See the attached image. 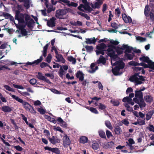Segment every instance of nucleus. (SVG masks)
<instances>
[{"label":"nucleus","instance_id":"obj_1","mask_svg":"<svg viewBox=\"0 0 154 154\" xmlns=\"http://www.w3.org/2000/svg\"><path fill=\"white\" fill-rule=\"evenodd\" d=\"M108 48L107 49V54L111 57V63L113 67L112 71L115 75H119L121 74L120 71L124 66V63L119 58L116 52L118 54H122L124 51V48L122 47H117L115 48L114 46L110 45H108Z\"/></svg>","mask_w":154,"mask_h":154},{"label":"nucleus","instance_id":"obj_2","mask_svg":"<svg viewBox=\"0 0 154 154\" xmlns=\"http://www.w3.org/2000/svg\"><path fill=\"white\" fill-rule=\"evenodd\" d=\"M16 19L19 22L21 23L24 22L25 20L26 23L28 26H30L34 22L33 20L31 18L30 16L26 14L17 15L16 16Z\"/></svg>","mask_w":154,"mask_h":154},{"label":"nucleus","instance_id":"obj_3","mask_svg":"<svg viewBox=\"0 0 154 154\" xmlns=\"http://www.w3.org/2000/svg\"><path fill=\"white\" fill-rule=\"evenodd\" d=\"M16 100L19 103H22L23 107L27 111L30 112L31 113L35 114L36 112L34 110L33 107L27 102L23 101L20 98L14 97Z\"/></svg>","mask_w":154,"mask_h":154},{"label":"nucleus","instance_id":"obj_4","mask_svg":"<svg viewBox=\"0 0 154 154\" xmlns=\"http://www.w3.org/2000/svg\"><path fill=\"white\" fill-rule=\"evenodd\" d=\"M130 80L131 81L134 82L136 85L141 84L142 83V81L145 80L143 76L137 74L131 77Z\"/></svg>","mask_w":154,"mask_h":154},{"label":"nucleus","instance_id":"obj_5","mask_svg":"<svg viewBox=\"0 0 154 154\" xmlns=\"http://www.w3.org/2000/svg\"><path fill=\"white\" fill-rule=\"evenodd\" d=\"M82 2L84 5L81 4L78 7V8L79 10L82 11L85 10L89 12L92 10V9L89 6L87 0H82Z\"/></svg>","mask_w":154,"mask_h":154},{"label":"nucleus","instance_id":"obj_6","mask_svg":"<svg viewBox=\"0 0 154 154\" xmlns=\"http://www.w3.org/2000/svg\"><path fill=\"white\" fill-rule=\"evenodd\" d=\"M68 11L66 9H59L56 11L55 16L57 18L60 19H65L66 18V17H64L67 13Z\"/></svg>","mask_w":154,"mask_h":154},{"label":"nucleus","instance_id":"obj_7","mask_svg":"<svg viewBox=\"0 0 154 154\" xmlns=\"http://www.w3.org/2000/svg\"><path fill=\"white\" fill-rule=\"evenodd\" d=\"M106 47V45L103 43H101L97 46V50L96 51L97 54L99 55L100 54H101L102 55H104V49Z\"/></svg>","mask_w":154,"mask_h":154},{"label":"nucleus","instance_id":"obj_8","mask_svg":"<svg viewBox=\"0 0 154 154\" xmlns=\"http://www.w3.org/2000/svg\"><path fill=\"white\" fill-rule=\"evenodd\" d=\"M134 96V93L130 94L129 95V97H124L122 101L124 102H128L132 105H133L134 104V103L132 101V100L131 98L133 97Z\"/></svg>","mask_w":154,"mask_h":154},{"label":"nucleus","instance_id":"obj_9","mask_svg":"<svg viewBox=\"0 0 154 154\" xmlns=\"http://www.w3.org/2000/svg\"><path fill=\"white\" fill-rule=\"evenodd\" d=\"M68 68V66L63 65L61 66L58 71V74L61 78H63V76L65 74V72L63 70H67Z\"/></svg>","mask_w":154,"mask_h":154},{"label":"nucleus","instance_id":"obj_10","mask_svg":"<svg viewBox=\"0 0 154 154\" xmlns=\"http://www.w3.org/2000/svg\"><path fill=\"white\" fill-rule=\"evenodd\" d=\"M42 2L44 3L46 7L48 8L47 12L49 13L52 11H54L55 10V8L51 5H49L48 0H41Z\"/></svg>","mask_w":154,"mask_h":154},{"label":"nucleus","instance_id":"obj_11","mask_svg":"<svg viewBox=\"0 0 154 154\" xmlns=\"http://www.w3.org/2000/svg\"><path fill=\"white\" fill-rule=\"evenodd\" d=\"M63 144L65 147L68 146L70 144V141L69 138L66 134H64L63 136Z\"/></svg>","mask_w":154,"mask_h":154},{"label":"nucleus","instance_id":"obj_12","mask_svg":"<svg viewBox=\"0 0 154 154\" xmlns=\"http://www.w3.org/2000/svg\"><path fill=\"white\" fill-rule=\"evenodd\" d=\"M36 76L40 80H44L46 82L49 84L51 83V82L48 79H47L40 72H38V75H36Z\"/></svg>","mask_w":154,"mask_h":154},{"label":"nucleus","instance_id":"obj_13","mask_svg":"<svg viewBox=\"0 0 154 154\" xmlns=\"http://www.w3.org/2000/svg\"><path fill=\"white\" fill-rule=\"evenodd\" d=\"M98 69V67L96 66L94 63H92L91 65L90 69H88L87 71L90 73H93L97 69Z\"/></svg>","mask_w":154,"mask_h":154},{"label":"nucleus","instance_id":"obj_14","mask_svg":"<svg viewBox=\"0 0 154 154\" xmlns=\"http://www.w3.org/2000/svg\"><path fill=\"white\" fill-rule=\"evenodd\" d=\"M122 18L125 22L126 23H131L132 21V20L130 17L128 16L125 13L122 14Z\"/></svg>","mask_w":154,"mask_h":154},{"label":"nucleus","instance_id":"obj_15","mask_svg":"<svg viewBox=\"0 0 154 154\" xmlns=\"http://www.w3.org/2000/svg\"><path fill=\"white\" fill-rule=\"evenodd\" d=\"M84 74L80 71H78L76 73V77L81 81H83L84 79Z\"/></svg>","mask_w":154,"mask_h":154},{"label":"nucleus","instance_id":"obj_16","mask_svg":"<svg viewBox=\"0 0 154 154\" xmlns=\"http://www.w3.org/2000/svg\"><path fill=\"white\" fill-rule=\"evenodd\" d=\"M23 5L26 9H28L30 6H32V2L30 0H24Z\"/></svg>","mask_w":154,"mask_h":154},{"label":"nucleus","instance_id":"obj_17","mask_svg":"<svg viewBox=\"0 0 154 154\" xmlns=\"http://www.w3.org/2000/svg\"><path fill=\"white\" fill-rule=\"evenodd\" d=\"M103 0H97V2L94 4L92 5V7L94 8H98L103 3Z\"/></svg>","mask_w":154,"mask_h":154},{"label":"nucleus","instance_id":"obj_18","mask_svg":"<svg viewBox=\"0 0 154 154\" xmlns=\"http://www.w3.org/2000/svg\"><path fill=\"white\" fill-rule=\"evenodd\" d=\"M50 141L53 144H55L57 143H59L60 142V140L59 138H56L54 136H53L52 138H48Z\"/></svg>","mask_w":154,"mask_h":154},{"label":"nucleus","instance_id":"obj_19","mask_svg":"<svg viewBox=\"0 0 154 154\" xmlns=\"http://www.w3.org/2000/svg\"><path fill=\"white\" fill-rule=\"evenodd\" d=\"M55 18L53 17L47 22V24L48 26L52 27L55 26L54 21Z\"/></svg>","mask_w":154,"mask_h":154},{"label":"nucleus","instance_id":"obj_20","mask_svg":"<svg viewBox=\"0 0 154 154\" xmlns=\"http://www.w3.org/2000/svg\"><path fill=\"white\" fill-rule=\"evenodd\" d=\"M85 42L87 44H95L96 41L95 38L94 37L91 38H86Z\"/></svg>","mask_w":154,"mask_h":154},{"label":"nucleus","instance_id":"obj_21","mask_svg":"<svg viewBox=\"0 0 154 154\" xmlns=\"http://www.w3.org/2000/svg\"><path fill=\"white\" fill-rule=\"evenodd\" d=\"M122 47L124 48V50L125 51L126 54L131 53L132 48L131 47L129 46L128 45L123 44L122 45Z\"/></svg>","mask_w":154,"mask_h":154},{"label":"nucleus","instance_id":"obj_22","mask_svg":"<svg viewBox=\"0 0 154 154\" xmlns=\"http://www.w3.org/2000/svg\"><path fill=\"white\" fill-rule=\"evenodd\" d=\"M1 109L2 111L6 112H9L12 110L11 108L8 106H3Z\"/></svg>","mask_w":154,"mask_h":154},{"label":"nucleus","instance_id":"obj_23","mask_svg":"<svg viewBox=\"0 0 154 154\" xmlns=\"http://www.w3.org/2000/svg\"><path fill=\"white\" fill-rule=\"evenodd\" d=\"M55 57L57 59V61L63 63L65 62V60L61 54L56 55Z\"/></svg>","mask_w":154,"mask_h":154},{"label":"nucleus","instance_id":"obj_24","mask_svg":"<svg viewBox=\"0 0 154 154\" xmlns=\"http://www.w3.org/2000/svg\"><path fill=\"white\" fill-rule=\"evenodd\" d=\"M135 97L138 98L140 99H142L143 98L142 93L140 91L137 90L135 91Z\"/></svg>","mask_w":154,"mask_h":154},{"label":"nucleus","instance_id":"obj_25","mask_svg":"<svg viewBox=\"0 0 154 154\" xmlns=\"http://www.w3.org/2000/svg\"><path fill=\"white\" fill-rule=\"evenodd\" d=\"M140 59L142 61L146 62L148 64L151 60L148 57L145 56H143L140 58Z\"/></svg>","mask_w":154,"mask_h":154},{"label":"nucleus","instance_id":"obj_26","mask_svg":"<svg viewBox=\"0 0 154 154\" xmlns=\"http://www.w3.org/2000/svg\"><path fill=\"white\" fill-rule=\"evenodd\" d=\"M153 114V112L152 111H150L148 112L146 114V119L147 121L149 120L151 118Z\"/></svg>","mask_w":154,"mask_h":154},{"label":"nucleus","instance_id":"obj_27","mask_svg":"<svg viewBox=\"0 0 154 154\" xmlns=\"http://www.w3.org/2000/svg\"><path fill=\"white\" fill-rule=\"evenodd\" d=\"M45 150H48L52 152H57V151H58V149L57 148H52L48 146H46L45 147Z\"/></svg>","mask_w":154,"mask_h":154},{"label":"nucleus","instance_id":"obj_28","mask_svg":"<svg viewBox=\"0 0 154 154\" xmlns=\"http://www.w3.org/2000/svg\"><path fill=\"white\" fill-rule=\"evenodd\" d=\"M106 59L102 56H100L99 59L97 61V62L98 63H102L103 64H104L106 63Z\"/></svg>","mask_w":154,"mask_h":154},{"label":"nucleus","instance_id":"obj_29","mask_svg":"<svg viewBox=\"0 0 154 154\" xmlns=\"http://www.w3.org/2000/svg\"><path fill=\"white\" fill-rule=\"evenodd\" d=\"M144 99L145 101L149 103L152 102L153 100L152 97L150 95H146L145 96Z\"/></svg>","mask_w":154,"mask_h":154},{"label":"nucleus","instance_id":"obj_30","mask_svg":"<svg viewBox=\"0 0 154 154\" xmlns=\"http://www.w3.org/2000/svg\"><path fill=\"white\" fill-rule=\"evenodd\" d=\"M58 2L63 4L64 5H66L69 6L70 2L67 0H58Z\"/></svg>","mask_w":154,"mask_h":154},{"label":"nucleus","instance_id":"obj_31","mask_svg":"<svg viewBox=\"0 0 154 154\" xmlns=\"http://www.w3.org/2000/svg\"><path fill=\"white\" fill-rule=\"evenodd\" d=\"M105 124L106 126L109 129L111 130L112 129V126L109 121H106L105 122Z\"/></svg>","mask_w":154,"mask_h":154},{"label":"nucleus","instance_id":"obj_32","mask_svg":"<svg viewBox=\"0 0 154 154\" xmlns=\"http://www.w3.org/2000/svg\"><path fill=\"white\" fill-rule=\"evenodd\" d=\"M88 139L85 136L82 137L80 140V142L83 143H87L88 141Z\"/></svg>","mask_w":154,"mask_h":154},{"label":"nucleus","instance_id":"obj_33","mask_svg":"<svg viewBox=\"0 0 154 154\" xmlns=\"http://www.w3.org/2000/svg\"><path fill=\"white\" fill-rule=\"evenodd\" d=\"M150 10V8L149 7L146 5L145 7L144 11V14L146 17L149 16V13Z\"/></svg>","mask_w":154,"mask_h":154},{"label":"nucleus","instance_id":"obj_34","mask_svg":"<svg viewBox=\"0 0 154 154\" xmlns=\"http://www.w3.org/2000/svg\"><path fill=\"white\" fill-rule=\"evenodd\" d=\"M136 39L137 41H139L140 42H144L146 40V38H143L139 36L136 37Z\"/></svg>","mask_w":154,"mask_h":154},{"label":"nucleus","instance_id":"obj_35","mask_svg":"<svg viewBox=\"0 0 154 154\" xmlns=\"http://www.w3.org/2000/svg\"><path fill=\"white\" fill-rule=\"evenodd\" d=\"M114 145V143L111 141L107 143H104V146H106L107 147H112Z\"/></svg>","mask_w":154,"mask_h":154},{"label":"nucleus","instance_id":"obj_36","mask_svg":"<svg viewBox=\"0 0 154 154\" xmlns=\"http://www.w3.org/2000/svg\"><path fill=\"white\" fill-rule=\"evenodd\" d=\"M68 60L70 62H72L73 64H74L76 63V59L72 56L68 57Z\"/></svg>","mask_w":154,"mask_h":154},{"label":"nucleus","instance_id":"obj_37","mask_svg":"<svg viewBox=\"0 0 154 154\" xmlns=\"http://www.w3.org/2000/svg\"><path fill=\"white\" fill-rule=\"evenodd\" d=\"M114 131L116 134H121L122 131L121 128L119 127H116Z\"/></svg>","mask_w":154,"mask_h":154},{"label":"nucleus","instance_id":"obj_38","mask_svg":"<svg viewBox=\"0 0 154 154\" xmlns=\"http://www.w3.org/2000/svg\"><path fill=\"white\" fill-rule=\"evenodd\" d=\"M3 86L6 90L9 91L14 92V90L8 85H4Z\"/></svg>","mask_w":154,"mask_h":154},{"label":"nucleus","instance_id":"obj_39","mask_svg":"<svg viewBox=\"0 0 154 154\" xmlns=\"http://www.w3.org/2000/svg\"><path fill=\"white\" fill-rule=\"evenodd\" d=\"M18 92L22 95L24 97L29 96L30 95V94L27 92H22L20 91H18Z\"/></svg>","mask_w":154,"mask_h":154},{"label":"nucleus","instance_id":"obj_40","mask_svg":"<svg viewBox=\"0 0 154 154\" xmlns=\"http://www.w3.org/2000/svg\"><path fill=\"white\" fill-rule=\"evenodd\" d=\"M128 142L129 143H127V146H128L129 147L131 146L132 144H134L135 142L133 140V139L132 138H130L128 140Z\"/></svg>","mask_w":154,"mask_h":154},{"label":"nucleus","instance_id":"obj_41","mask_svg":"<svg viewBox=\"0 0 154 154\" xmlns=\"http://www.w3.org/2000/svg\"><path fill=\"white\" fill-rule=\"evenodd\" d=\"M99 134L100 136L102 138H106L105 134L103 131L100 130L99 131Z\"/></svg>","mask_w":154,"mask_h":154},{"label":"nucleus","instance_id":"obj_42","mask_svg":"<svg viewBox=\"0 0 154 154\" xmlns=\"http://www.w3.org/2000/svg\"><path fill=\"white\" fill-rule=\"evenodd\" d=\"M48 47V45H46L44 47L43 50V55L44 57H45L46 55L47 50Z\"/></svg>","mask_w":154,"mask_h":154},{"label":"nucleus","instance_id":"obj_43","mask_svg":"<svg viewBox=\"0 0 154 154\" xmlns=\"http://www.w3.org/2000/svg\"><path fill=\"white\" fill-rule=\"evenodd\" d=\"M110 43L111 44L110 45H117L119 44V42L116 40H110ZM109 45H110V44H109Z\"/></svg>","mask_w":154,"mask_h":154},{"label":"nucleus","instance_id":"obj_44","mask_svg":"<svg viewBox=\"0 0 154 154\" xmlns=\"http://www.w3.org/2000/svg\"><path fill=\"white\" fill-rule=\"evenodd\" d=\"M126 57L129 60H131L133 59L134 56V54L133 53H129L125 54Z\"/></svg>","mask_w":154,"mask_h":154},{"label":"nucleus","instance_id":"obj_45","mask_svg":"<svg viewBox=\"0 0 154 154\" xmlns=\"http://www.w3.org/2000/svg\"><path fill=\"white\" fill-rule=\"evenodd\" d=\"M19 29H20L21 30V33L23 35L26 36L27 35V33L25 29L21 28L20 27H19Z\"/></svg>","mask_w":154,"mask_h":154},{"label":"nucleus","instance_id":"obj_46","mask_svg":"<svg viewBox=\"0 0 154 154\" xmlns=\"http://www.w3.org/2000/svg\"><path fill=\"white\" fill-rule=\"evenodd\" d=\"M149 68L154 69V62H152L151 60L148 63Z\"/></svg>","mask_w":154,"mask_h":154},{"label":"nucleus","instance_id":"obj_47","mask_svg":"<svg viewBox=\"0 0 154 154\" xmlns=\"http://www.w3.org/2000/svg\"><path fill=\"white\" fill-rule=\"evenodd\" d=\"M89 109L91 112L97 114L98 113V111L95 108H93V107H91L89 108Z\"/></svg>","mask_w":154,"mask_h":154},{"label":"nucleus","instance_id":"obj_48","mask_svg":"<svg viewBox=\"0 0 154 154\" xmlns=\"http://www.w3.org/2000/svg\"><path fill=\"white\" fill-rule=\"evenodd\" d=\"M124 105L127 108V109L128 111L130 112L133 111L132 108L130 107L128 103H125Z\"/></svg>","mask_w":154,"mask_h":154},{"label":"nucleus","instance_id":"obj_49","mask_svg":"<svg viewBox=\"0 0 154 154\" xmlns=\"http://www.w3.org/2000/svg\"><path fill=\"white\" fill-rule=\"evenodd\" d=\"M99 147V145L98 143H94L92 145V148L95 150L98 149Z\"/></svg>","mask_w":154,"mask_h":154},{"label":"nucleus","instance_id":"obj_50","mask_svg":"<svg viewBox=\"0 0 154 154\" xmlns=\"http://www.w3.org/2000/svg\"><path fill=\"white\" fill-rule=\"evenodd\" d=\"M43 58L42 56H41L40 57V58L37 60H35L33 62V63L34 64H38V63H39L42 60Z\"/></svg>","mask_w":154,"mask_h":154},{"label":"nucleus","instance_id":"obj_51","mask_svg":"<svg viewBox=\"0 0 154 154\" xmlns=\"http://www.w3.org/2000/svg\"><path fill=\"white\" fill-rule=\"evenodd\" d=\"M138 104H139V105L141 108L144 107L146 106L145 103L143 101H141L140 103H139Z\"/></svg>","mask_w":154,"mask_h":154},{"label":"nucleus","instance_id":"obj_52","mask_svg":"<svg viewBox=\"0 0 154 154\" xmlns=\"http://www.w3.org/2000/svg\"><path fill=\"white\" fill-rule=\"evenodd\" d=\"M147 128L150 131H152L154 132V127L153 125H149L147 127Z\"/></svg>","mask_w":154,"mask_h":154},{"label":"nucleus","instance_id":"obj_53","mask_svg":"<svg viewBox=\"0 0 154 154\" xmlns=\"http://www.w3.org/2000/svg\"><path fill=\"white\" fill-rule=\"evenodd\" d=\"M98 106L99 109L101 110L104 109L106 108L105 106L100 103L98 104Z\"/></svg>","mask_w":154,"mask_h":154},{"label":"nucleus","instance_id":"obj_54","mask_svg":"<svg viewBox=\"0 0 154 154\" xmlns=\"http://www.w3.org/2000/svg\"><path fill=\"white\" fill-rule=\"evenodd\" d=\"M53 129L55 131H58L62 133H63V131L61 129V128L59 127H54Z\"/></svg>","mask_w":154,"mask_h":154},{"label":"nucleus","instance_id":"obj_55","mask_svg":"<svg viewBox=\"0 0 154 154\" xmlns=\"http://www.w3.org/2000/svg\"><path fill=\"white\" fill-rule=\"evenodd\" d=\"M38 111L42 114H44L46 112L45 110L41 107L38 108Z\"/></svg>","mask_w":154,"mask_h":154},{"label":"nucleus","instance_id":"obj_56","mask_svg":"<svg viewBox=\"0 0 154 154\" xmlns=\"http://www.w3.org/2000/svg\"><path fill=\"white\" fill-rule=\"evenodd\" d=\"M50 90L53 93L57 94H61L60 91H57V90L54 89H51Z\"/></svg>","mask_w":154,"mask_h":154},{"label":"nucleus","instance_id":"obj_57","mask_svg":"<svg viewBox=\"0 0 154 154\" xmlns=\"http://www.w3.org/2000/svg\"><path fill=\"white\" fill-rule=\"evenodd\" d=\"M13 86L16 88L23 90L24 88L23 87L20 85H17L15 84L13 85Z\"/></svg>","mask_w":154,"mask_h":154},{"label":"nucleus","instance_id":"obj_58","mask_svg":"<svg viewBox=\"0 0 154 154\" xmlns=\"http://www.w3.org/2000/svg\"><path fill=\"white\" fill-rule=\"evenodd\" d=\"M111 102L115 106H118L119 104V103L118 101L111 100Z\"/></svg>","mask_w":154,"mask_h":154},{"label":"nucleus","instance_id":"obj_59","mask_svg":"<svg viewBox=\"0 0 154 154\" xmlns=\"http://www.w3.org/2000/svg\"><path fill=\"white\" fill-rule=\"evenodd\" d=\"M138 124L140 125H143L145 124V122L144 120H141L140 119H138Z\"/></svg>","mask_w":154,"mask_h":154},{"label":"nucleus","instance_id":"obj_60","mask_svg":"<svg viewBox=\"0 0 154 154\" xmlns=\"http://www.w3.org/2000/svg\"><path fill=\"white\" fill-rule=\"evenodd\" d=\"M29 82L31 85H34L36 84L37 81L36 79H32L30 80Z\"/></svg>","mask_w":154,"mask_h":154},{"label":"nucleus","instance_id":"obj_61","mask_svg":"<svg viewBox=\"0 0 154 154\" xmlns=\"http://www.w3.org/2000/svg\"><path fill=\"white\" fill-rule=\"evenodd\" d=\"M85 48L87 51L88 52H90L93 51V48L92 46H86Z\"/></svg>","mask_w":154,"mask_h":154},{"label":"nucleus","instance_id":"obj_62","mask_svg":"<svg viewBox=\"0 0 154 154\" xmlns=\"http://www.w3.org/2000/svg\"><path fill=\"white\" fill-rule=\"evenodd\" d=\"M51 55L49 54L47 57L46 61L48 63H50L51 61Z\"/></svg>","mask_w":154,"mask_h":154},{"label":"nucleus","instance_id":"obj_63","mask_svg":"<svg viewBox=\"0 0 154 154\" xmlns=\"http://www.w3.org/2000/svg\"><path fill=\"white\" fill-rule=\"evenodd\" d=\"M106 134L108 138H109L110 137L112 136L111 133L108 130H107L106 131Z\"/></svg>","mask_w":154,"mask_h":154},{"label":"nucleus","instance_id":"obj_64","mask_svg":"<svg viewBox=\"0 0 154 154\" xmlns=\"http://www.w3.org/2000/svg\"><path fill=\"white\" fill-rule=\"evenodd\" d=\"M14 148L19 151H21L23 150V148L19 146H14Z\"/></svg>","mask_w":154,"mask_h":154}]
</instances>
